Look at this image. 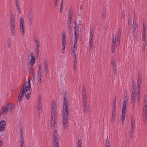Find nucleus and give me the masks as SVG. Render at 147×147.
<instances>
[{"label": "nucleus", "mask_w": 147, "mask_h": 147, "mask_svg": "<svg viewBox=\"0 0 147 147\" xmlns=\"http://www.w3.org/2000/svg\"><path fill=\"white\" fill-rule=\"evenodd\" d=\"M12 104H7L3 106V109L6 113L9 112L13 108Z\"/></svg>", "instance_id": "obj_7"}, {"label": "nucleus", "mask_w": 147, "mask_h": 147, "mask_svg": "<svg viewBox=\"0 0 147 147\" xmlns=\"http://www.w3.org/2000/svg\"><path fill=\"white\" fill-rule=\"evenodd\" d=\"M106 17L105 14V13H103L101 14V19L102 20H104L105 19Z\"/></svg>", "instance_id": "obj_39"}, {"label": "nucleus", "mask_w": 147, "mask_h": 147, "mask_svg": "<svg viewBox=\"0 0 147 147\" xmlns=\"http://www.w3.org/2000/svg\"><path fill=\"white\" fill-rule=\"evenodd\" d=\"M6 123L4 120L1 121L0 122V132L3 131L5 129Z\"/></svg>", "instance_id": "obj_8"}, {"label": "nucleus", "mask_w": 147, "mask_h": 147, "mask_svg": "<svg viewBox=\"0 0 147 147\" xmlns=\"http://www.w3.org/2000/svg\"><path fill=\"white\" fill-rule=\"evenodd\" d=\"M93 27L91 26L90 27V34H94V31L92 29Z\"/></svg>", "instance_id": "obj_49"}, {"label": "nucleus", "mask_w": 147, "mask_h": 147, "mask_svg": "<svg viewBox=\"0 0 147 147\" xmlns=\"http://www.w3.org/2000/svg\"><path fill=\"white\" fill-rule=\"evenodd\" d=\"M55 118H51V127L52 128H55L56 127V124L55 121Z\"/></svg>", "instance_id": "obj_11"}, {"label": "nucleus", "mask_w": 147, "mask_h": 147, "mask_svg": "<svg viewBox=\"0 0 147 147\" xmlns=\"http://www.w3.org/2000/svg\"><path fill=\"white\" fill-rule=\"evenodd\" d=\"M111 65L112 68H115L116 67V65L115 64V61L114 60H113L111 61Z\"/></svg>", "instance_id": "obj_35"}, {"label": "nucleus", "mask_w": 147, "mask_h": 147, "mask_svg": "<svg viewBox=\"0 0 147 147\" xmlns=\"http://www.w3.org/2000/svg\"><path fill=\"white\" fill-rule=\"evenodd\" d=\"M20 142L21 143L20 147H23V145L24 144V141H22V140H20Z\"/></svg>", "instance_id": "obj_61"}, {"label": "nucleus", "mask_w": 147, "mask_h": 147, "mask_svg": "<svg viewBox=\"0 0 147 147\" xmlns=\"http://www.w3.org/2000/svg\"><path fill=\"white\" fill-rule=\"evenodd\" d=\"M82 102H87L86 98V92L82 93Z\"/></svg>", "instance_id": "obj_20"}, {"label": "nucleus", "mask_w": 147, "mask_h": 147, "mask_svg": "<svg viewBox=\"0 0 147 147\" xmlns=\"http://www.w3.org/2000/svg\"><path fill=\"white\" fill-rule=\"evenodd\" d=\"M125 117H122L121 116V119H122V125H123L124 124V121L125 119Z\"/></svg>", "instance_id": "obj_51"}, {"label": "nucleus", "mask_w": 147, "mask_h": 147, "mask_svg": "<svg viewBox=\"0 0 147 147\" xmlns=\"http://www.w3.org/2000/svg\"><path fill=\"white\" fill-rule=\"evenodd\" d=\"M140 94H137L136 97L137 99V102L138 104L140 103Z\"/></svg>", "instance_id": "obj_40"}, {"label": "nucleus", "mask_w": 147, "mask_h": 147, "mask_svg": "<svg viewBox=\"0 0 147 147\" xmlns=\"http://www.w3.org/2000/svg\"><path fill=\"white\" fill-rule=\"evenodd\" d=\"M11 41L10 39H8L7 41V44L8 48L9 49L11 47Z\"/></svg>", "instance_id": "obj_32"}, {"label": "nucleus", "mask_w": 147, "mask_h": 147, "mask_svg": "<svg viewBox=\"0 0 147 147\" xmlns=\"http://www.w3.org/2000/svg\"><path fill=\"white\" fill-rule=\"evenodd\" d=\"M24 92L20 91L19 95V96L18 99V102H20L22 99V97L24 96Z\"/></svg>", "instance_id": "obj_13"}, {"label": "nucleus", "mask_w": 147, "mask_h": 147, "mask_svg": "<svg viewBox=\"0 0 147 147\" xmlns=\"http://www.w3.org/2000/svg\"><path fill=\"white\" fill-rule=\"evenodd\" d=\"M77 63V60H74V64L73 65V69L74 71V74L76 73V71L77 69V67H76V64Z\"/></svg>", "instance_id": "obj_17"}, {"label": "nucleus", "mask_w": 147, "mask_h": 147, "mask_svg": "<svg viewBox=\"0 0 147 147\" xmlns=\"http://www.w3.org/2000/svg\"><path fill=\"white\" fill-rule=\"evenodd\" d=\"M60 140L59 136L57 134V131H55L54 134L53 143L54 147H59L58 144V141Z\"/></svg>", "instance_id": "obj_4"}, {"label": "nucleus", "mask_w": 147, "mask_h": 147, "mask_svg": "<svg viewBox=\"0 0 147 147\" xmlns=\"http://www.w3.org/2000/svg\"><path fill=\"white\" fill-rule=\"evenodd\" d=\"M58 1L53 0L54 5L55 7H56L57 5V3Z\"/></svg>", "instance_id": "obj_47"}, {"label": "nucleus", "mask_w": 147, "mask_h": 147, "mask_svg": "<svg viewBox=\"0 0 147 147\" xmlns=\"http://www.w3.org/2000/svg\"><path fill=\"white\" fill-rule=\"evenodd\" d=\"M15 4L16 7V9L19 14H20L21 13V10L19 7V0H15Z\"/></svg>", "instance_id": "obj_12"}, {"label": "nucleus", "mask_w": 147, "mask_h": 147, "mask_svg": "<svg viewBox=\"0 0 147 147\" xmlns=\"http://www.w3.org/2000/svg\"><path fill=\"white\" fill-rule=\"evenodd\" d=\"M20 32L24 34V20L23 17H21L20 18Z\"/></svg>", "instance_id": "obj_5"}, {"label": "nucleus", "mask_w": 147, "mask_h": 147, "mask_svg": "<svg viewBox=\"0 0 147 147\" xmlns=\"http://www.w3.org/2000/svg\"><path fill=\"white\" fill-rule=\"evenodd\" d=\"M39 79L38 80V82L39 83V84L41 86L42 84V81L41 80V78H38Z\"/></svg>", "instance_id": "obj_46"}, {"label": "nucleus", "mask_w": 147, "mask_h": 147, "mask_svg": "<svg viewBox=\"0 0 147 147\" xmlns=\"http://www.w3.org/2000/svg\"><path fill=\"white\" fill-rule=\"evenodd\" d=\"M125 16V13L124 11H123V13L122 14V18L123 19L124 18Z\"/></svg>", "instance_id": "obj_64"}, {"label": "nucleus", "mask_w": 147, "mask_h": 147, "mask_svg": "<svg viewBox=\"0 0 147 147\" xmlns=\"http://www.w3.org/2000/svg\"><path fill=\"white\" fill-rule=\"evenodd\" d=\"M41 72L42 71H40V70H38V78H41V77H42Z\"/></svg>", "instance_id": "obj_41"}, {"label": "nucleus", "mask_w": 147, "mask_h": 147, "mask_svg": "<svg viewBox=\"0 0 147 147\" xmlns=\"http://www.w3.org/2000/svg\"><path fill=\"white\" fill-rule=\"evenodd\" d=\"M89 39L93 40V34H90Z\"/></svg>", "instance_id": "obj_58"}, {"label": "nucleus", "mask_w": 147, "mask_h": 147, "mask_svg": "<svg viewBox=\"0 0 147 147\" xmlns=\"http://www.w3.org/2000/svg\"><path fill=\"white\" fill-rule=\"evenodd\" d=\"M127 104L126 101L124 100L123 101V109L122 111L124 112H125L126 109L127 108L126 105Z\"/></svg>", "instance_id": "obj_19"}, {"label": "nucleus", "mask_w": 147, "mask_h": 147, "mask_svg": "<svg viewBox=\"0 0 147 147\" xmlns=\"http://www.w3.org/2000/svg\"><path fill=\"white\" fill-rule=\"evenodd\" d=\"M77 46V43H76L74 42V47L72 48L71 49V52L74 53L75 52V50L77 49V48H76V47Z\"/></svg>", "instance_id": "obj_24"}, {"label": "nucleus", "mask_w": 147, "mask_h": 147, "mask_svg": "<svg viewBox=\"0 0 147 147\" xmlns=\"http://www.w3.org/2000/svg\"><path fill=\"white\" fill-rule=\"evenodd\" d=\"M38 112L40 115L42 111L41 108H38Z\"/></svg>", "instance_id": "obj_52"}, {"label": "nucleus", "mask_w": 147, "mask_h": 147, "mask_svg": "<svg viewBox=\"0 0 147 147\" xmlns=\"http://www.w3.org/2000/svg\"><path fill=\"white\" fill-rule=\"evenodd\" d=\"M51 107V109H56L57 106L56 103L53 101L52 102Z\"/></svg>", "instance_id": "obj_26"}, {"label": "nucleus", "mask_w": 147, "mask_h": 147, "mask_svg": "<svg viewBox=\"0 0 147 147\" xmlns=\"http://www.w3.org/2000/svg\"><path fill=\"white\" fill-rule=\"evenodd\" d=\"M120 40L117 39L116 45L118 46L120 45Z\"/></svg>", "instance_id": "obj_57"}, {"label": "nucleus", "mask_w": 147, "mask_h": 147, "mask_svg": "<svg viewBox=\"0 0 147 147\" xmlns=\"http://www.w3.org/2000/svg\"><path fill=\"white\" fill-rule=\"evenodd\" d=\"M138 27V26L136 24H134V23H133V30L134 29L136 30V29Z\"/></svg>", "instance_id": "obj_42"}, {"label": "nucleus", "mask_w": 147, "mask_h": 147, "mask_svg": "<svg viewBox=\"0 0 147 147\" xmlns=\"http://www.w3.org/2000/svg\"><path fill=\"white\" fill-rule=\"evenodd\" d=\"M116 45V38L114 39V35L112 39V52L113 53L115 51V46Z\"/></svg>", "instance_id": "obj_9"}, {"label": "nucleus", "mask_w": 147, "mask_h": 147, "mask_svg": "<svg viewBox=\"0 0 147 147\" xmlns=\"http://www.w3.org/2000/svg\"><path fill=\"white\" fill-rule=\"evenodd\" d=\"M135 121L134 120L131 119V128H134L135 127Z\"/></svg>", "instance_id": "obj_34"}, {"label": "nucleus", "mask_w": 147, "mask_h": 147, "mask_svg": "<svg viewBox=\"0 0 147 147\" xmlns=\"http://www.w3.org/2000/svg\"><path fill=\"white\" fill-rule=\"evenodd\" d=\"M62 45L63 49L62 50V52L64 53L65 49V44L66 43V36L65 33L62 34Z\"/></svg>", "instance_id": "obj_6"}, {"label": "nucleus", "mask_w": 147, "mask_h": 147, "mask_svg": "<svg viewBox=\"0 0 147 147\" xmlns=\"http://www.w3.org/2000/svg\"><path fill=\"white\" fill-rule=\"evenodd\" d=\"M114 68V69L113 73L115 74H117V69L116 68V67H115V68Z\"/></svg>", "instance_id": "obj_50"}, {"label": "nucleus", "mask_w": 147, "mask_h": 147, "mask_svg": "<svg viewBox=\"0 0 147 147\" xmlns=\"http://www.w3.org/2000/svg\"><path fill=\"white\" fill-rule=\"evenodd\" d=\"M44 65L45 66H48V64L47 62V61L46 60H44Z\"/></svg>", "instance_id": "obj_62"}, {"label": "nucleus", "mask_w": 147, "mask_h": 147, "mask_svg": "<svg viewBox=\"0 0 147 147\" xmlns=\"http://www.w3.org/2000/svg\"><path fill=\"white\" fill-rule=\"evenodd\" d=\"M39 52H35V56L36 57L38 58L39 56Z\"/></svg>", "instance_id": "obj_63"}, {"label": "nucleus", "mask_w": 147, "mask_h": 147, "mask_svg": "<svg viewBox=\"0 0 147 147\" xmlns=\"http://www.w3.org/2000/svg\"><path fill=\"white\" fill-rule=\"evenodd\" d=\"M82 104L84 108L85 109L87 108V102H82Z\"/></svg>", "instance_id": "obj_36"}, {"label": "nucleus", "mask_w": 147, "mask_h": 147, "mask_svg": "<svg viewBox=\"0 0 147 147\" xmlns=\"http://www.w3.org/2000/svg\"><path fill=\"white\" fill-rule=\"evenodd\" d=\"M142 80V77L140 76V75L138 74V81L137 82V89L140 90V86L141 84V82Z\"/></svg>", "instance_id": "obj_10"}, {"label": "nucleus", "mask_w": 147, "mask_h": 147, "mask_svg": "<svg viewBox=\"0 0 147 147\" xmlns=\"http://www.w3.org/2000/svg\"><path fill=\"white\" fill-rule=\"evenodd\" d=\"M112 118L111 119V121H112V123H113L114 121V120L115 119V112H112Z\"/></svg>", "instance_id": "obj_27"}, {"label": "nucleus", "mask_w": 147, "mask_h": 147, "mask_svg": "<svg viewBox=\"0 0 147 147\" xmlns=\"http://www.w3.org/2000/svg\"><path fill=\"white\" fill-rule=\"evenodd\" d=\"M35 61V59H31L30 61V64L31 66H33L34 64Z\"/></svg>", "instance_id": "obj_28"}, {"label": "nucleus", "mask_w": 147, "mask_h": 147, "mask_svg": "<svg viewBox=\"0 0 147 147\" xmlns=\"http://www.w3.org/2000/svg\"><path fill=\"white\" fill-rule=\"evenodd\" d=\"M68 104H63V128L66 129L67 128L68 122V117L69 116V112L68 109Z\"/></svg>", "instance_id": "obj_1"}, {"label": "nucleus", "mask_w": 147, "mask_h": 147, "mask_svg": "<svg viewBox=\"0 0 147 147\" xmlns=\"http://www.w3.org/2000/svg\"><path fill=\"white\" fill-rule=\"evenodd\" d=\"M39 51V46H36V47L35 52Z\"/></svg>", "instance_id": "obj_55"}, {"label": "nucleus", "mask_w": 147, "mask_h": 147, "mask_svg": "<svg viewBox=\"0 0 147 147\" xmlns=\"http://www.w3.org/2000/svg\"><path fill=\"white\" fill-rule=\"evenodd\" d=\"M144 103L145 104L144 105L147 106V96L145 98Z\"/></svg>", "instance_id": "obj_53"}, {"label": "nucleus", "mask_w": 147, "mask_h": 147, "mask_svg": "<svg viewBox=\"0 0 147 147\" xmlns=\"http://www.w3.org/2000/svg\"><path fill=\"white\" fill-rule=\"evenodd\" d=\"M131 103L132 104H133L132 105V110H133L134 109V105H135V100H131Z\"/></svg>", "instance_id": "obj_37"}, {"label": "nucleus", "mask_w": 147, "mask_h": 147, "mask_svg": "<svg viewBox=\"0 0 147 147\" xmlns=\"http://www.w3.org/2000/svg\"><path fill=\"white\" fill-rule=\"evenodd\" d=\"M89 49L90 51H91L92 49V46L93 43V40L89 39Z\"/></svg>", "instance_id": "obj_15"}, {"label": "nucleus", "mask_w": 147, "mask_h": 147, "mask_svg": "<svg viewBox=\"0 0 147 147\" xmlns=\"http://www.w3.org/2000/svg\"><path fill=\"white\" fill-rule=\"evenodd\" d=\"M82 102H87L86 98V92L82 93Z\"/></svg>", "instance_id": "obj_21"}, {"label": "nucleus", "mask_w": 147, "mask_h": 147, "mask_svg": "<svg viewBox=\"0 0 147 147\" xmlns=\"http://www.w3.org/2000/svg\"><path fill=\"white\" fill-rule=\"evenodd\" d=\"M146 29L143 30L142 32V37L143 38L145 37L146 34Z\"/></svg>", "instance_id": "obj_45"}, {"label": "nucleus", "mask_w": 147, "mask_h": 147, "mask_svg": "<svg viewBox=\"0 0 147 147\" xmlns=\"http://www.w3.org/2000/svg\"><path fill=\"white\" fill-rule=\"evenodd\" d=\"M67 96L66 93L63 96V104H68L67 102Z\"/></svg>", "instance_id": "obj_25"}, {"label": "nucleus", "mask_w": 147, "mask_h": 147, "mask_svg": "<svg viewBox=\"0 0 147 147\" xmlns=\"http://www.w3.org/2000/svg\"><path fill=\"white\" fill-rule=\"evenodd\" d=\"M31 88H30V87H28V86H26V87H25V89L27 90H28L27 92H28L29 91H30V89Z\"/></svg>", "instance_id": "obj_54"}, {"label": "nucleus", "mask_w": 147, "mask_h": 147, "mask_svg": "<svg viewBox=\"0 0 147 147\" xmlns=\"http://www.w3.org/2000/svg\"><path fill=\"white\" fill-rule=\"evenodd\" d=\"M10 20L9 21V28L10 29L11 35L14 36L15 35L16 24L14 15L12 13L10 14Z\"/></svg>", "instance_id": "obj_2"}, {"label": "nucleus", "mask_w": 147, "mask_h": 147, "mask_svg": "<svg viewBox=\"0 0 147 147\" xmlns=\"http://www.w3.org/2000/svg\"><path fill=\"white\" fill-rule=\"evenodd\" d=\"M57 114L56 112V109H51V118L53 119L54 118H55V116Z\"/></svg>", "instance_id": "obj_14"}, {"label": "nucleus", "mask_w": 147, "mask_h": 147, "mask_svg": "<svg viewBox=\"0 0 147 147\" xmlns=\"http://www.w3.org/2000/svg\"><path fill=\"white\" fill-rule=\"evenodd\" d=\"M134 128H131V130L130 133V134H133V133L134 131Z\"/></svg>", "instance_id": "obj_56"}, {"label": "nucleus", "mask_w": 147, "mask_h": 147, "mask_svg": "<svg viewBox=\"0 0 147 147\" xmlns=\"http://www.w3.org/2000/svg\"><path fill=\"white\" fill-rule=\"evenodd\" d=\"M25 86H22L20 90V91L23 92H25L26 91L25 90H26L25 89V86H26V85H25Z\"/></svg>", "instance_id": "obj_44"}, {"label": "nucleus", "mask_w": 147, "mask_h": 147, "mask_svg": "<svg viewBox=\"0 0 147 147\" xmlns=\"http://www.w3.org/2000/svg\"><path fill=\"white\" fill-rule=\"evenodd\" d=\"M73 12L70 9L68 16V24L67 25V29L69 32H71V24L72 23V17Z\"/></svg>", "instance_id": "obj_3"}, {"label": "nucleus", "mask_w": 147, "mask_h": 147, "mask_svg": "<svg viewBox=\"0 0 147 147\" xmlns=\"http://www.w3.org/2000/svg\"><path fill=\"white\" fill-rule=\"evenodd\" d=\"M38 108H41V101H38Z\"/></svg>", "instance_id": "obj_43"}, {"label": "nucleus", "mask_w": 147, "mask_h": 147, "mask_svg": "<svg viewBox=\"0 0 147 147\" xmlns=\"http://www.w3.org/2000/svg\"><path fill=\"white\" fill-rule=\"evenodd\" d=\"M75 36H74V42L75 43L77 42L78 39L79 37L78 34L76 31V30H75L74 32Z\"/></svg>", "instance_id": "obj_18"}, {"label": "nucleus", "mask_w": 147, "mask_h": 147, "mask_svg": "<svg viewBox=\"0 0 147 147\" xmlns=\"http://www.w3.org/2000/svg\"><path fill=\"white\" fill-rule=\"evenodd\" d=\"M32 18V12L31 11H29V18Z\"/></svg>", "instance_id": "obj_48"}, {"label": "nucleus", "mask_w": 147, "mask_h": 147, "mask_svg": "<svg viewBox=\"0 0 147 147\" xmlns=\"http://www.w3.org/2000/svg\"><path fill=\"white\" fill-rule=\"evenodd\" d=\"M143 112L146 114L147 113V106L144 105L143 108Z\"/></svg>", "instance_id": "obj_38"}, {"label": "nucleus", "mask_w": 147, "mask_h": 147, "mask_svg": "<svg viewBox=\"0 0 147 147\" xmlns=\"http://www.w3.org/2000/svg\"><path fill=\"white\" fill-rule=\"evenodd\" d=\"M26 91L24 92V95L26 98L27 99H28L30 98V96L31 94V92L29 91L27 92L28 90H26Z\"/></svg>", "instance_id": "obj_16"}, {"label": "nucleus", "mask_w": 147, "mask_h": 147, "mask_svg": "<svg viewBox=\"0 0 147 147\" xmlns=\"http://www.w3.org/2000/svg\"><path fill=\"white\" fill-rule=\"evenodd\" d=\"M82 93L86 92L84 86H83L82 89Z\"/></svg>", "instance_id": "obj_60"}, {"label": "nucleus", "mask_w": 147, "mask_h": 147, "mask_svg": "<svg viewBox=\"0 0 147 147\" xmlns=\"http://www.w3.org/2000/svg\"><path fill=\"white\" fill-rule=\"evenodd\" d=\"M82 143V142L81 139L79 140L78 141L77 147H81Z\"/></svg>", "instance_id": "obj_29"}, {"label": "nucleus", "mask_w": 147, "mask_h": 147, "mask_svg": "<svg viewBox=\"0 0 147 147\" xmlns=\"http://www.w3.org/2000/svg\"><path fill=\"white\" fill-rule=\"evenodd\" d=\"M137 31L136 30L134 29L132 31V34L134 37H135L137 35Z\"/></svg>", "instance_id": "obj_30"}, {"label": "nucleus", "mask_w": 147, "mask_h": 147, "mask_svg": "<svg viewBox=\"0 0 147 147\" xmlns=\"http://www.w3.org/2000/svg\"><path fill=\"white\" fill-rule=\"evenodd\" d=\"M45 75L47 76L49 72V70L48 67V66H45Z\"/></svg>", "instance_id": "obj_33"}, {"label": "nucleus", "mask_w": 147, "mask_h": 147, "mask_svg": "<svg viewBox=\"0 0 147 147\" xmlns=\"http://www.w3.org/2000/svg\"><path fill=\"white\" fill-rule=\"evenodd\" d=\"M121 31L120 30H119L115 36V39L117 38V39L120 40L121 38Z\"/></svg>", "instance_id": "obj_23"}, {"label": "nucleus", "mask_w": 147, "mask_h": 147, "mask_svg": "<svg viewBox=\"0 0 147 147\" xmlns=\"http://www.w3.org/2000/svg\"><path fill=\"white\" fill-rule=\"evenodd\" d=\"M116 102V97H115L114 98L113 101V105H115V102Z\"/></svg>", "instance_id": "obj_59"}, {"label": "nucleus", "mask_w": 147, "mask_h": 147, "mask_svg": "<svg viewBox=\"0 0 147 147\" xmlns=\"http://www.w3.org/2000/svg\"><path fill=\"white\" fill-rule=\"evenodd\" d=\"M34 41L36 44V46H39L40 45V40L38 39L36 37H34Z\"/></svg>", "instance_id": "obj_22"}, {"label": "nucleus", "mask_w": 147, "mask_h": 147, "mask_svg": "<svg viewBox=\"0 0 147 147\" xmlns=\"http://www.w3.org/2000/svg\"><path fill=\"white\" fill-rule=\"evenodd\" d=\"M6 111H5V110L3 108H1L0 110V114L1 115H3L6 113Z\"/></svg>", "instance_id": "obj_31"}]
</instances>
